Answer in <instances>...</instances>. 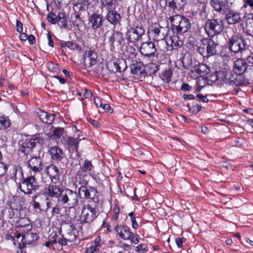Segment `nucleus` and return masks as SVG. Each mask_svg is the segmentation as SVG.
<instances>
[{
    "label": "nucleus",
    "instance_id": "nucleus-1",
    "mask_svg": "<svg viewBox=\"0 0 253 253\" xmlns=\"http://www.w3.org/2000/svg\"><path fill=\"white\" fill-rule=\"evenodd\" d=\"M226 45L235 54H242L249 48L248 40L240 34H234L228 38Z\"/></svg>",
    "mask_w": 253,
    "mask_h": 253
},
{
    "label": "nucleus",
    "instance_id": "nucleus-2",
    "mask_svg": "<svg viewBox=\"0 0 253 253\" xmlns=\"http://www.w3.org/2000/svg\"><path fill=\"white\" fill-rule=\"evenodd\" d=\"M169 20L172 23L171 28L173 34L182 35L191 28L189 19L178 15L170 17Z\"/></svg>",
    "mask_w": 253,
    "mask_h": 253
},
{
    "label": "nucleus",
    "instance_id": "nucleus-3",
    "mask_svg": "<svg viewBox=\"0 0 253 253\" xmlns=\"http://www.w3.org/2000/svg\"><path fill=\"white\" fill-rule=\"evenodd\" d=\"M224 28V21L220 18L208 19L204 26L205 32L210 38H213L221 34Z\"/></svg>",
    "mask_w": 253,
    "mask_h": 253
},
{
    "label": "nucleus",
    "instance_id": "nucleus-4",
    "mask_svg": "<svg viewBox=\"0 0 253 253\" xmlns=\"http://www.w3.org/2000/svg\"><path fill=\"white\" fill-rule=\"evenodd\" d=\"M217 45L218 43L213 40L209 38H203L201 40L197 51L203 57H209L216 54Z\"/></svg>",
    "mask_w": 253,
    "mask_h": 253
},
{
    "label": "nucleus",
    "instance_id": "nucleus-5",
    "mask_svg": "<svg viewBox=\"0 0 253 253\" xmlns=\"http://www.w3.org/2000/svg\"><path fill=\"white\" fill-rule=\"evenodd\" d=\"M168 31L167 27L155 24H153L148 32L149 40L156 42H160L164 44L167 43V42L165 39L168 35Z\"/></svg>",
    "mask_w": 253,
    "mask_h": 253
},
{
    "label": "nucleus",
    "instance_id": "nucleus-6",
    "mask_svg": "<svg viewBox=\"0 0 253 253\" xmlns=\"http://www.w3.org/2000/svg\"><path fill=\"white\" fill-rule=\"evenodd\" d=\"M77 194L81 199H90L95 204H97L99 202L98 192L96 188L91 186L87 187L85 183L81 185L78 189V194Z\"/></svg>",
    "mask_w": 253,
    "mask_h": 253
},
{
    "label": "nucleus",
    "instance_id": "nucleus-7",
    "mask_svg": "<svg viewBox=\"0 0 253 253\" xmlns=\"http://www.w3.org/2000/svg\"><path fill=\"white\" fill-rule=\"evenodd\" d=\"M40 188V185L34 176L23 177L19 184V188L26 194L30 195L36 192Z\"/></svg>",
    "mask_w": 253,
    "mask_h": 253
},
{
    "label": "nucleus",
    "instance_id": "nucleus-8",
    "mask_svg": "<svg viewBox=\"0 0 253 253\" xmlns=\"http://www.w3.org/2000/svg\"><path fill=\"white\" fill-rule=\"evenodd\" d=\"M44 143V139L40 137H35L27 138L22 142L19 148V152L24 155H28L32 151V149L37 146H41Z\"/></svg>",
    "mask_w": 253,
    "mask_h": 253
},
{
    "label": "nucleus",
    "instance_id": "nucleus-9",
    "mask_svg": "<svg viewBox=\"0 0 253 253\" xmlns=\"http://www.w3.org/2000/svg\"><path fill=\"white\" fill-rule=\"evenodd\" d=\"M145 30L142 25L130 27L126 33V39L128 42L135 43L142 39Z\"/></svg>",
    "mask_w": 253,
    "mask_h": 253
},
{
    "label": "nucleus",
    "instance_id": "nucleus-10",
    "mask_svg": "<svg viewBox=\"0 0 253 253\" xmlns=\"http://www.w3.org/2000/svg\"><path fill=\"white\" fill-rule=\"evenodd\" d=\"M115 230L122 239L129 240L131 243L134 244H137L139 242L137 235H134L133 233L131 232L130 228L126 225H117L115 228Z\"/></svg>",
    "mask_w": 253,
    "mask_h": 253
},
{
    "label": "nucleus",
    "instance_id": "nucleus-11",
    "mask_svg": "<svg viewBox=\"0 0 253 253\" xmlns=\"http://www.w3.org/2000/svg\"><path fill=\"white\" fill-rule=\"evenodd\" d=\"M62 204H67L71 208L75 207L78 204V194L76 192L67 189L63 190L60 200Z\"/></svg>",
    "mask_w": 253,
    "mask_h": 253
},
{
    "label": "nucleus",
    "instance_id": "nucleus-12",
    "mask_svg": "<svg viewBox=\"0 0 253 253\" xmlns=\"http://www.w3.org/2000/svg\"><path fill=\"white\" fill-rule=\"evenodd\" d=\"M97 217L96 207H91L89 204L84 206L82 210L83 223H90Z\"/></svg>",
    "mask_w": 253,
    "mask_h": 253
},
{
    "label": "nucleus",
    "instance_id": "nucleus-13",
    "mask_svg": "<svg viewBox=\"0 0 253 253\" xmlns=\"http://www.w3.org/2000/svg\"><path fill=\"white\" fill-rule=\"evenodd\" d=\"M223 14L224 20L229 25H235L242 21L241 13L232 9L231 7Z\"/></svg>",
    "mask_w": 253,
    "mask_h": 253
},
{
    "label": "nucleus",
    "instance_id": "nucleus-14",
    "mask_svg": "<svg viewBox=\"0 0 253 253\" xmlns=\"http://www.w3.org/2000/svg\"><path fill=\"white\" fill-rule=\"evenodd\" d=\"M140 53L147 57H155L157 52V47L153 41L142 42L139 48Z\"/></svg>",
    "mask_w": 253,
    "mask_h": 253
},
{
    "label": "nucleus",
    "instance_id": "nucleus-15",
    "mask_svg": "<svg viewBox=\"0 0 253 253\" xmlns=\"http://www.w3.org/2000/svg\"><path fill=\"white\" fill-rule=\"evenodd\" d=\"M250 66L246 60L238 58L234 62L233 71L234 74L250 73Z\"/></svg>",
    "mask_w": 253,
    "mask_h": 253
},
{
    "label": "nucleus",
    "instance_id": "nucleus-16",
    "mask_svg": "<svg viewBox=\"0 0 253 253\" xmlns=\"http://www.w3.org/2000/svg\"><path fill=\"white\" fill-rule=\"evenodd\" d=\"M171 70H165L159 77H152L153 83L158 86L163 85L164 83L168 84L171 80Z\"/></svg>",
    "mask_w": 253,
    "mask_h": 253
},
{
    "label": "nucleus",
    "instance_id": "nucleus-17",
    "mask_svg": "<svg viewBox=\"0 0 253 253\" xmlns=\"http://www.w3.org/2000/svg\"><path fill=\"white\" fill-rule=\"evenodd\" d=\"M104 19L101 14L93 13L88 17V24L94 30L100 28L104 23Z\"/></svg>",
    "mask_w": 253,
    "mask_h": 253
},
{
    "label": "nucleus",
    "instance_id": "nucleus-18",
    "mask_svg": "<svg viewBox=\"0 0 253 253\" xmlns=\"http://www.w3.org/2000/svg\"><path fill=\"white\" fill-rule=\"evenodd\" d=\"M48 152L50 156L51 159L57 163L59 162H62L63 160L66 157L63 150L57 146L51 147Z\"/></svg>",
    "mask_w": 253,
    "mask_h": 253
},
{
    "label": "nucleus",
    "instance_id": "nucleus-19",
    "mask_svg": "<svg viewBox=\"0 0 253 253\" xmlns=\"http://www.w3.org/2000/svg\"><path fill=\"white\" fill-rule=\"evenodd\" d=\"M43 164L40 157H33L28 161V167L34 173L40 172L43 168Z\"/></svg>",
    "mask_w": 253,
    "mask_h": 253
},
{
    "label": "nucleus",
    "instance_id": "nucleus-20",
    "mask_svg": "<svg viewBox=\"0 0 253 253\" xmlns=\"http://www.w3.org/2000/svg\"><path fill=\"white\" fill-rule=\"evenodd\" d=\"M210 4L215 11L222 14L230 7L228 0H211Z\"/></svg>",
    "mask_w": 253,
    "mask_h": 253
},
{
    "label": "nucleus",
    "instance_id": "nucleus-21",
    "mask_svg": "<svg viewBox=\"0 0 253 253\" xmlns=\"http://www.w3.org/2000/svg\"><path fill=\"white\" fill-rule=\"evenodd\" d=\"M250 73H243L242 74H235L232 75V82L233 85L236 86L246 85L250 84V80H251Z\"/></svg>",
    "mask_w": 253,
    "mask_h": 253
},
{
    "label": "nucleus",
    "instance_id": "nucleus-22",
    "mask_svg": "<svg viewBox=\"0 0 253 253\" xmlns=\"http://www.w3.org/2000/svg\"><path fill=\"white\" fill-rule=\"evenodd\" d=\"M45 173L49 176L52 183L56 184L60 180V174L58 168L54 165H50L45 168Z\"/></svg>",
    "mask_w": 253,
    "mask_h": 253
},
{
    "label": "nucleus",
    "instance_id": "nucleus-23",
    "mask_svg": "<svg viewBox=\"0 0 253 253\" xmlns=\"http://www.w3.org/2000/svg\"><path fill=\"white\" fill-rule=\"evenodd\" d=\"M39 238V236L37 233L27 232L22 234L21 241L22 243L19 242V248L22 249L25 246V244H31L38 240Z\"/></svg>",
    "mask_w": 253,
    "mask_h": 253
},
{
    "label": "nucleus",
    "instance_id": "nucleus-24",
    "mask_svg": "<svg viewBox=\"0 0 253 253\" xmlns=\"http://www.w3.org/2000/svg\"><path fill=\"white\" fill-rule=\"evenodd\" d=\"M97 54L93 50L85 51L84 55V64L86 68H90L97 62Z\"/></svg>",
    "mask_w": 253,
    "mask_h": 253
},
{
    "label": "nucleus",
    "instance_id": "nucleus-25",
    "mask_svg": "<svg viewBox=\"0 0 253 253\" xmlns=\"http://www.w3.org/2000/svg\"><path fill=\"white\" fill-rule=\"evenodd\" d=\"M106 19L108 22L114 27L121 24L122 17L120 14L115 9L107 11Z\"/></svg>",
    "mask_w": 253,
    "mask_h": 253
},
{
    "label": "nucleus",
    "instance_id": "nucleus-26",
    "mask_svg": "<svg viewBox=\"0 0 253 253\" xmlns=\"http://www.w3.org/2000/svg\"><path fill=\"white\" fill-rule=\"evenodd\" d=\"M63 191V190L59 185L52 183L48 185L45 194L51 197L58 198L61 196Z\"/></svg>",
    "mask_w": 253,
    "mask_h": 253
},
{
    "label": "nucleus",
    "instance_id": "nucleus-27",
    "mask_svg": "<svg viewBox=\"0 0 253 253\" xmlns=\"http://www.w3.org/2000/svg\"><path fill=\"white\" fill-rule=\"evenodd\" d=\"M245 27L244 33L247 35L253 37V13L245 16Z\"/></svg>",
    "mask_w": 253,
    "mask_h": 253
},
{
    "label": "nucleus",
    "instance_id": "nucleus-28",
    "mask_svg": "<svg viewBox=\"0 0 253 253\" xmlns=\"http://www.w3.org/2000/svg\"><path fill=\"white\" fill-rule=\"evenodd\" d=\"M144 68L142 62L132 64L130 66L131 72L138 77H145Z\"/></svg>",
    "mask_w": 253,
    "mask_h": 253
},
{
    "label": "nucleus",
    "instance_id": "nucleus-29",
    "mask_svg": "<svg viewBox=\"0 0 253 253\" xmlns=\"http://www.w3.org/2000/svg\"><path fill=\"white\" fill-rule=\"evenodd\" d=\"M170 42H171L170 45L169 43H165L167 45V50H171L172 49H176L178 47H180L183 44V42L182 40L179 39V37L178 35H175L174 34L171 36L170 38Z\"/></svg>",
    "mask_w": 253,
    "mask_h": 253
},
{
    "label": "nucleus",
    "instance_id": "nucleus-30",
    "mask_svg": "<svg viewBox=\"0 0 253 253\" xmlns=\"http://www.w3.org/2000/svg\"><path fill=\"white\" fill-rule=\"evenodd\" d=\"M110 66L112 67V71L114 73L122 72V68L121 67V66H123V71H125L127 68L126 61L123 59H119L116 62L110 63Z\"/></svg>",
    "mask_w": 253,
    "mask_h": 253
},
{
    "label": "nucleus",
    "instance_id": "nucleus-31",
    "mask_svg": "<svg viewBox=\"0 0 253 253\" xmlns=\"http://www.w3.org/2000/svg\"><path fill=\"white\" fill-rule=\"evenodd\" d=\"M215 80L222 81L225 84L229 85H233L232 82V75L231 76L227 74L225 72H219L216 73Z\"/></svg>",
    "mask_w": 253,
    "mask_h": 253
},
{
    "label": "nucleus",
    "instance_id": "nucleus-32",
    "mask_svg": "<svg viewBox=\"0 0 253 253\" xmlns=\"http://www.w3.org/2000/svg\"><path fill=\"white\" fill-rule=\"evenodd\" d=\"M81 140V139L78 137L75 138L68 136L66 138L65 142L68 148H72L73 150H75L76 153H79V143Z\"/></svg>",
    "mask_w": 253,
    "mask_h": 253
},
{
    "label": "nucleus",
    "instance_id": "nucleus-33",
    "mask_svg": "<svg viewBox=\"0 0 253 253\" xmlns=\"http://www.w3.org/2000/svg\"><path fill=\"white\" fill-rule=\"evenodd\" d=\"M77 233L78 232L75 226L73 224H69L67 229L66 235L68 241L72 242L76 241L77 238Z\"/></svg>",
    "mask_w": 253,
    "mask_h": 253
},
{
    "label": "nucleus",
    "instance_id": "nucleus-34",
    "mask_svg": "<svg viewBox=\"0 0 253 253\" xmlns=\"http://www.w3.org/2000/svg\"><path fill=\"white\" fill-rule=\"evenodd\" d=\"M39 116L43 123L47 124H51L53 122L55 117L54 114H49L47 112L41 110H40Z\"/></svg>",
    "mask_w": 253,
    "mask_h": 253
},
{
    "label": "nucleus",
    "instance_id": "nucleus-35",
    "mask_svg": "<svg viewBox=\"0 0 253 253\" xmlns=\"http://www.w3.org/2000/svg\"><path fill=\"white\" fill-rule=\"evenodd\" d=\"M166 3L171 9H179L185 4V0H166Z\"/></svg>",
    "mask_w": 253,
    "mask_h": 253
},
{
    "label": "nucleus",
    "instance_id": "nucleus-36",
    "mask_svg": "<svg viewBox=\"0 0 253 253\" xmlns=\"http://www.w3.org/2000/svg\"><path fill=\"white\" fill-rule=\"evenodd\" d=\"M101 4L107 11L114 10L118 5V0H101Z\"/></svg>",
    "mask_w": 253,
    "mask_h": 253
},
{
    "label": "nucleus",
    "instance_id": "nucleus-37",
    "mask_svg": "<svg viewBox=\"0 0 253 253\" xmlns=\"http://www.w3.org/2000/svg\"><path fill=\"white\" fill-rule=\"evenodd\" d=\"M15 227L16 228L21 227H26L27 230H30L32 228L30 220L27 218H21L17 220L15 223Z\"/></svg>",
    "mask_w": 253,
    "mask_h": 253
},
{
    "label": "nucleus",
    "instance_id": "nucleus-38",
    "mask_svg": "<svg viewBox=\"0 0 253 253\" xmlns=\"http://www.w3.org/2000/svg\"><path fill=\"white\" fill-rule=\"evenodd\" d=\"M24 177L22 168L20 167H15L13 168L11 178L16 181L17 178L23 179Z\"/></svg>",
    "mask_w": 253,
    "mask_h": 253
},
{
    "label": "nucleus",
    "instance_id": "nucleus-39",
    "mask_svg": "<svg viewBox=\"0 0 253 253\" xmlns=\"http://www.w3.org/2000/svg\"><path fill=\"white\" fill-rule=\"evenodd\" d=\"M159 70V67L155 63H151L147 65L144 68L145 76L147 75L151 76L155 74Z\"/></svg>",
    "mask_w": 253,
    "mask_h": 253
},
{
    "label": "nucleus",
    "instance_id": "nucleus-40",
    "mask_svg": "<svg viewBox=\"0 0 253 253\" xmlns=\"http://www.w3.org/2000/svg\"><path fill=\"white\" fill-rule=\"evenodd\" d=\"M56 23L58 24L60 28L66 29L67 28V20L64 13H58V17Z\"/></svg>",
    "mask_w": 253,
    "mask_h": 253
},
{
    "label": "nucleus",
    "instance_id": "nucleus-41",
    "mask_svg": "<svg viewBox=\"0 0 253 253\" xmlns=\"http://www.w3.org/2000/svg\"><path fill=\"white\" fill-rule=\"evenodd\" d=\"M73 1L74 9L76 8L79 11L84 10V7L89 3V0H73Z\"/></svg>",
    "mask_w": 253,
    "mask_h": 253
},
{
    "label": "nucleus",
    "instance_id": "nucleus-42",
    "mask_svg": "<svg viewBox=\"0 0 253 253\" xmlns=\"http://www.w3.org/2000/svg\"><path fill=\"white\" fill-rule=\"evenodd\" d=\"M15 215L14 210L11 207L5 208L2 210V218L6 219H11Z\"/></svg>",
    "mask_w": 253,
    "mask_h": 253
},
{
    "label": "nucleus",
    "instance_id": "nucleus-43",
    "mask_svg": "<svg viewBox=\"0 0 253 253\" xmlns=\"http://www.w3.org/2000/svg\"><path fill=\"white\" fill-rule=\"evenodd\" d=\"M119 32L113 31L108 38V43L109 44L110 49L113 51L115 50L114 42L116 41Z\"/></svg>",
    "mask_w": 253,
    "mask_h": 253
},
{
    "label": "nucleus",
    "instance_id": "nucleus-44",
    "mask_svg": "<svg viewBox=\"0 0 253 253\" xmlns=\"http://www.w3.org/2000/svg\"><path fill=\"white\" fill-rule=\"evenodd\" d=\"M182 66L185 69H187L192 64L191 57L190 54H184L181 59Z\"/></svg>",
    "mask_w": 253,
    "mask_h": 253
},
{
    "label": "nucleus",
    "instance_id": "nucleus-45",
    "mask_svg": "<svg viewBox=\"0 0 253 253\" xmlns=\"http://www.w3.org/2000/svg\"><path fill=\"white\" fill-rule=\"evenodd\" d=\"M61 47H67L71 50H77L79 48V45L73 42H63L60 43Z\"/></svg>",
    "mask_w": 253,
    "mask_h": 253
},
{
    "label": "nucleus",
    "instance_id": "nucleus-46",
    "mask_svg": "<svg viewBox=\"0 0 253 253\" xmlns=\"http://www.w3.org/2000/svg\"><path fill=\"white\" fill-rule=\"evenodd\" d=\"M187 107L188 108V111L194 114H196L199 112L202 109L201 105L195 103H193V104L192 105L188 104Z\"/></svg>",
    "mask_w": 253,
    "mask_h": 253
},
{
    "label": "nucleus",
    "instance_id": "nucleus-47",
    "mask_svg": "<svg viewBox=\"0 0 253 253\" xmlns=\"http://www.w3.org/2000/svg\"><path fill=\"white\" fill-rule=\"evenodd\" d=\"M126 52L129 57H135L137 54L136 50L134 46L128 44L126 46Z\"/></svg>",
    "mask_w": 253,
    "mask_h": 253
},
{
    "label": "nucleus",
    "instance_id": "nucleus-48",
    "mask_svg": "<svg viewBox=\"0 0 253 253\" xmlns=\"http://www.w3.org/2000/svg\"><path fill=\"white\" fill-rule=\"evenodd\" d=\"M75 10H76L75 9ZM74 17L75 18V20H73V24L77 27H79L82 22L81 18L80 17V14L75 11L73 14Z\"/></svg>",
    "mask_w": 253,
    "mask_h": 253
},
{
    "label": "nucleus",
    "instance_id": "nucleus-49",
    "mask_svg": "<svg viewBox=\"0 0 253 253\" xmlns=\"http://www.w3.org/2000/svg\"><path fill=\"white\" fill-rule=\"evenodd\" d=\"M92 168L93 166L91 161L85 160L82 169L83 171L86 172L87 171H91Z\"/></svg>",
    "mask_w": 253,
    "mask_h": 253
},
{
    "label": "nucleus",
    "instance_id": "nucleus-50",
    "mask_svg": "<svg viewBox=\"0 0 253 253\" xmlns=\"http://www.w3.org/2000/svg\"><path fill=\"white\" fill-rule=\"evenodd\" d=\"M10 126L9 121L6 119L5 117H0V128L5 129Z\"/></svg>",
    "mask_w": 253,
    "mask_h": 253
},
{
    "label": "nucleus",
    "instance_id": "nucleus-51",
    "mask_svg": "<svg viewBox=\"0 0 253 253\" xmlns=\"http://www.w3.org/2000/svg\"><path fill=\"white\" fill-rule=\"evenodd\" d=\"M58 17V15H56L55 14L51 12L48 13L47 16V19L48 22L54 24L57 22V19Z\"/></svg>",
    "mask_w": 253,
    "mask_h": 253
},
{
    "label": "nucleus",
    "instance_id": "nucleus-52",
    "mask_svg": "<svg viewBox=\"0 0 253 253\" xmlns=\"http://www.w3.org/2000/svg\"><path fill=\"white\" fill-rule=\"evenodd\" d=\"M64 129L63 127H57L53 132V135L55 139H59L63 134Z\"/></svg>",
    "mask_w": 253,
    "mask_h": 253
},
{
    "label": "nucleus",
    "instance_id": "nucleus-53",
    "mask_svg": "<svg viewBox=\"0 0 253 253\" xmlns=\"http://www.w3.org/2000/svg\"><path fill=\"white\" fill-rule=\"evenodd\" d=\"M100 250L99 245H91L86 249V253H97Z\"/></svg>",
    "mask_w": 253,
    "mask_h": 253
},
{
    "label": "nucleus",
    "instance_id": "nucleus-54",
    "mask_svg": "<svg viewBox=\"0 0 253 253\" xmlns=\"http://www.w3.org/2000/svg\"><path fill=\"white\" fill-rule=\"evenodd\" d=\"M116 39L118 45L121 47L125 41V39L123 38L122 33L119 32L117 38Z\"/></svg>",
    "mask_w": 253,
    "mask_h": 253
},
{
    "label": "nucleus",
    "instance_id": "nucleus-55",
    "mask_svg": "<svg viewBox=\"0 0 253 253\" xmlns=\"http://www.w3.org/2000/svg\"><path fill=\"white\" fill-rule=\"evenodd\" d=\"M67 241H68V238H65L63 235H61L59 236L57 243L61 246H66L67 245Z\"/></svg>",
    "mask_w": 253,
    "mask_h": 253
},
{
    "label": "nucleus",
    "instance_id": "nucleus-56",
    "mask_svg": "<svg viewBox=\"0 0 253 253\" xmlns=\"http://www.w3.org/2000/svg\"><path fill=\"white\" fill-rule=\"evenodd\" d=\"M136 250L140 253H144L147 251V246L145 244H140L137 246Z\"/></svg>",
    "mask_w": 253,
    "mask_h": 253
},
{
    "label": "nucleus",
    "instance_id": "nucleus-57",
    "mask_svg": "<svg viewBox=\"0 0 253 253\" xmlns=\"http://www.w3.org/2000/svg\"><path fill=\"white\" fill-rule=\"evenodd\" d=\"M120 213V209L118 206H115L113 210V215L112 216V219L116 220L118 219Z\"/></svg>",
    "mask_w": 253,
    "mask_h": 253
},
{
    "label": "nucleus",
    "instance_id": "nucleus-58",
    "mask_svg": "<svg viewBox=\"0 0 253 253\" xmlns=\"http://www.w3.org/2000/svg\"><path fill=\"white\" fill-rule=\"evenodd\" d=\"M7 166L2 163H0V178L2 177L6 173Z\"/></svg>",
    "mask_w": 253,
    "mask_h": 253
},
{
    "label": "nucleus",
    "instance_id": "nucleus-59",
    "mask_svg": "<svg viewBox=\"0 0 253 253\" xmlns=\"http://www.w3.org/2000/svg\"><path fill=\"white\" fill-rule=\"evenodd\" d=\"M192 88V87L186 83H183L180 88L181 90L183 91H190L191 90Z\"/></svg>",
    "mask_w": 253,
    "mask_h": 253
},
{
    "label": "nucleus",
    "instance_id": "nucleus-60",
    "mask_svg": "<svg viewBox=\"0 0 253 253\" xmlns=\"http://www.w3.org/2000/svg\"><path fill=\"white\" fill-rule=\"evenodd\" d=\"M17 31L18 33H22L23 31V24L18 20L16 21Z\"/></svg>",
    "mask_w": 253,
    "mask_h": 253
},
{
    "label": "nucleus",
    "instance_id": "nucleus-61",
    "mask_svg": "<svg viewBox=\"0 0 253 253\" xmlns=\"http://www.w3.org/2000/svg\"><path fill=\"white\" fill-rule=\"evenodd\" d=\"M185 239L184 238H176L175 239V243L178 248H181L183 246V243Z\"/></svg>",
    "mask_w": 253,
    "mask_h": 253
},
{
    "label": "nucleus",
    "instance_id": "nucleus-62",
    "mask_svg": "<svg viewBox=\"0 0 253 253\" xmlns=\"http://www.w3.org/2000/svg\"><path fill=\"white\" fill-rule=\"evenodd\" d=\"M197 97L204 102H208L209 100L207 96L202 95L201 94H198L197 95Z\"/></svg>",
    "mask_w": 253,
    "mask_h": 253
},
{
    "label": "nucleus",
    "instance_id": "nucleus-63",
    "mask_svg": "<svg viewBox=\"0 0 253 253\" xmlns=\"http://www.w3.org/2000/svg\"><path fill=\"white\" fill-rule=\"evenodd\" d=\"M245 5L243 6L246 7L247 6H250L253 8V0H244Z\"/></svg>",
    "mask_w": 253,
    "mask_h": 253
},
{
    "label": "nucleus",
    "instance_id": "nucleus-64",
    "mask_svg": "<svg viewBox=\"0 0 253 253\" xmlns=\"http://www.w3.org/2000/svg\"><path fill=\"white\" fill-rule=\"evenodd\" d=\"M88 122L94 127H98L100 126V124L98 121L94 120L91 119L88 120Z\"/></svg>",
    "mask_w": 253,
    "mask_h": 253
}]
</instances>
